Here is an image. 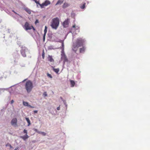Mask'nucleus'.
<instances>
[{
    "label": "nucleus",
    "mask_w": 150,
    "mask_h": 150,
    "mask_svg": "<svg viewBox=\"0 0 150 150\" xmlns=\"http://www.w3.org/2000/svg\"><path fill=\"white\" fill-rule=\"evenodd\" d=\"M84 42V40L81 38L77 39L76 42L73 44L72 47L73 50L75 52H76L78 48L79 47L82 46L83 45Z\"/></svg>",
    "instance_id": "1"
},
{
    "label": "nucleus",
    "mask_w": 150,
    "mask_h": 150,
    "mask_svg": "<svg viewBox=\"0 0 150 150\" xmlns=\"http://www.w3.org/2000/svg\"><path fill=\"white\" fill-rule=\"evenodd\" d=\"M59 24V20L58 18H56L52 19L51 26L52 28L56 29Z\"/></svg>",
    "instance_id": "2"
},
{
    "label": "nucleus",
    "mask_w": 150,
    "mask_h": 150,
    "mask_svg": "<svg viewBox=\"0 0 150 150\" xmlns=\"http://www.w3.org/2000/svg\"><path fill=\"white\" fill-rule=\"evenodd\" d=\"M25 87L28 93L30 92L33 87L32 82L30 80L27 81L25 83Z\"/></svg>",
    "instance_id": "3"
},
{
    "label": "nucleus",
    "mask_w": 150,
    "mask_h": 150,
    "mask_svg": "<svg viewBox=\"0 0 150 150\" xmlns=\"http://www.w3.org/2000/svg\"><path fill=\"white\" fill-rule=\"evenodd\" d=\"M23 27L25 30H31V27H32V25L30 24L28 22H26L25 23Z\"/></svg>",
    "instance_id": "4"
},
{
    "label": "nucleus",
    "mask_w": 150,
    "mask_h": 150,
    "mask_svg": "<svg viewBox=\"0 0 150 150\" xmlns=\"http://www.w3.org/2000/svg\"><path fill=\"white\" fill-rule=\"evenodd\" d=\"M38 4L40 5L41 8H43L44 7V6H47L48 5L50 4V1L47 0L45 1L44 3H42L41 4H40L39 2V4Z\"/></svg>",
    "instance_id": "5"
},
{
    "label": "nucleus",
    "mask_w": 150,
    "mask_h": 150,
    "mask_svg": "<svg viewBox=\"0 0 150 150\" xmlns=\"http://www.w3.org/2000/svg\"><path fill=\"white\" fill-rule=\"evenodd\" d=\"M27 50V49L26 47H24L22 48V49L21 50V52L23 57H26V55L25 52Z\"/></svg>",
    "instance_id": "6"
},
{
    "label": "nucleus",
    "mask_w": 150,
    "mask_h": 150,
    "mask_svg": "<svg viewBox=\"0 0 150 150\" xmlns=\"http://www.w3.org/2000/svg\"><path fill=\"white\" fill-rule=\"evenodd\" d=\"M69 20L67 19L65 20L63 23V25L64 28H66L68 27L69 24Z\"/></svg>",
    "instance_id": "7"
},
{
    "label": "nucleus",
    "mask_w": 150,
    "mask_h": 150,
    "mask_svg": "<svg viewBox=\"0 0 150 150\" xmlns=\"http://www.w3.org/2000/svg\"><path fill=\"white\" fill-rule=\"evenodd\" d=\"M17 119L16 118L13 119L11 121V123L13 126H17Z\"/></svg>",
    "instance_id": "8"
},
{
    "label": "nucleus",
    "mask_w": 150,
    "mask_h": 150,
    "mask_svg": "<svg viewBox=\"0 0 150 150\" xmlns=\"http://www.w3.org/2000/svg\"><path fill=\"white\" fill-rule=\"evenodd\" d=\"M85 48L84 47H82L81 48L79 49V52L80 53H83L85 51Z\"/></svg>",
    "instance_id": "9"
},
{
    "label": "nucleus",
    "mask_w": 150,
    "mask_h": 150,
    "mask_svg": "<svg viewBox=\"0 0 150 150\" xmlns=\"http://www.w3.org/2000/svg\"><path fill=\"white\" fill-rule=\"evenodd\" d=\"M69 5L68 3H64L62 6V8H65L69 6Z\"/></svg>",
    "instance_id": "10"
},
{
    "label": "nucleus",
    "mask_w": 150,
    "mask_h": 150,
    "mask_svg": "<svg viewBox=\"0 0 150 150\" xmlns=\"http://www.w3.org/2000/svg\"><path fill=\"white\" fill-rule=\"evenodd\" d=\"M48 59L50 62H54V60L52 58V56L49 55Z\"/></svg>",
    "instance_id": "11"
},
{
    "label": "nucleus",
    "mask_w": 150,
    "mask_h": 150,
    "mask_svg": "<svg viewBox=\"0 0 150 150\" xmlns=\"http://www.w3.org/2000/svg\"><path fill=\"white\" fill-rule=\"evenodd\" d=\"M21 137L24 140H25L26 139L29 138V136L27 134H26L25 135Z\"/></svg>",
    "instance_id": "12"
},
{
    "label": "nucleus",
    "mask_w": 150,
    "mask_h": 150,
    "mask_svg": "<svg viewBox=\"0 0 150 150\" xmlns=\"http://www.w3.org/2000/svg\"><path fill=\"white\" fill-rule=\"evenodd\" d=\"M64 0H59L56 4V5L62 4L64 2Z\"/></svg>",
    "instance_id": "13"
},
{
    "label": "nucleus",
    "mask_w": 150,
    "mask_h": 150,
    "mask_svg": "<svg viewBox=\"0 0 150 150\" xmlns=\"http://www.w3.org/2000/svg\"><path fill=\"white\" fill-rule=\"evenodd\" d=\"M70 82L71 85V87H74L75 84V82L73 80H70Z\"/></svg>",
    "instance_id": "14"
},
{
    "label": "nucleus",
    "mask_w": 150,
    "mask_h": 150,
    "mask_svg": "<svg viewBox=\"0 0 150 150\" xmlns=\"http://www.w3.org/2000/svg\"><path fill=\"white\" fill-rule=\"evenodd\" d=\"M53 67V71L57 73V74L58 73V72L59 71V68L57 69H55L54 68V67Z\"/></svg>",
    "instance_id": "15"
},
{
    "label": "nucleus",
    "mask_w": 150,
    "mask_h": 150,
    "mask_svg": "<svg viewBox=\"0 0 150 150\" xmlns=\"http://www.w3.org/2000/svg\"><path fill=\"white\" fill-rule=\"evenodd\" d=\"M38 133L39 134H41L42 135L45 136L46 135V133L45 132L40 131H38Z\"/></svg>",
    "instance_id": "16"
},
{
    "label": "nucleus",
    "mask_w": 150,
    "mask_h": 150,
    "mask_svg": "<svg viewBox=\"0 0 150 150\" xmlns=\"http://www.w3.org/2000/svg\"><path fill=\"white\" fill-rule=\"evenodd\" d=\"M25 119L27 122L28 125V126H29L30 125V122L28 118L26 117Z\"/></svg>",
    "instance_id": "17"
},
{
    "label": "nucleus",
    "mask_w": 150,
    "mask_h": 150,
    "mask_svg": "<svg viewBox=\"0 0 150 150\" xmlns=\"http://www.w3.org/2000/svg\"><path fill=\"white\" fill-rule=\"evenodd\" d=\"M25 11L29 14L31 13V11L28 8H25Z\"/></svg>",
    "instance_id": "18"
},
{
    "label": "nucleus",
    "mask_w": 150,
    "mask_h": 150,
    "mask_svg": "<svg viewBox=\"0 0 150 150\" xmlns=\"http://www.w3.org/2000/svg\"><path fill=\"white\" fill-rule=\"evenodd\" d=\"M62 59H64V60L65 61L67 59L65 55H64V54H62Z\"/></svg>",
    "instance_id": "19"
},
{
    "label": "nucleus",
    "mask_w": 150,
    "mask_h": 150,
    "mask_svg": "<svg viewBox=\"0 0 150 150\" xmlns=\"http://www.w3.org/2000/svg\"><path fill=\"white\" fill-rule=\"evenodd\" d=\"M25 106H28L30 108H33L34 107L30 106L29 105V104H23Z\"/></svg>",
    "instance_id": "20"
},
{
    "label": "nucleus",
    "mask_w": 150,
    "mask_h": 150,
    "mask_svg": "<svg viewBox=\"0 0 150 150\" xmlns=\"http://www.w3.org/2000/svg\"><path fill=\"white\" fill-rule=\"evenodd\" d=\"M85 5L86 3H84L82 6H80L81 8L82 9L84 8L85 7Z\"/></svg>",
    "instance_id": "21"
},
{
    "label": "nucleus",
    "mask_w": 150,
    "mask_h": 150,
    "mask_svg": "<svg viewBox=\"0 0 150 150\" xmlns=\"http://www.w3.org/2000/svg\"><path fill=\"white\" fill-rule=\"evenodd\" d=\"M47 27L46 26H45V29L44 30V34H46L47 32Z\"/></svg>",
    "instance_id": "22"
},
{
    "label": "nucleus",
    "mask_w": 150,
    "mask_h": 150,
    "mask_svg": "<svg viewBox=\"0 0 150 150\" xmlns=\"http://www.w3.org/2000/svg\"><path fill=\"white\" fill-rule=\"evenodd\" d=\"M45 53L44 50H43L42 53V57L43 59H44Z\"/></svg>",
    "instance_id": "23"
},
{
    "label": "nucleus",
    "mask_w": 150,
    "mask_h": 150,
    "mask_svg": "<svg viewBox=\"0 0 150 150\" xmlns=\"http://www.w3.org/2000/svg\"><path fill=\"white\" fill-rule=\"evenodd\" d=\"M47 76L48 77H49L51 78H52V75L50 74L49 73L47 74Z\"/></svg>",
    "instance_id": "24"
},
{
    "label": "nucleus",
    "mask_w": 150,
    "mask_h": 150,
    "mask_svg": "<svg viewBox=\"0 0 150 150\" xmlns=\"http://www.w3.org/2000/svg\"><path fill=\"white\" fill-rule=\"evenodd\" d=\"M23 132L24 133H25L26 134H27V131L25 130V129H24V131H23Z\"/></svg>",
    "instance_id": "25"
},
{
    "label": "nucleus",
    "mask_w": 150,
    "mask_h": 150,
    "mask_svg": "<svg viewBox=\"0 0 150 150\" xmlns=\"http://www.w3.org/2000/svg\"><path fill=\"white\" fill-rule=\"evenodd\" d=\"M33 0L37 4H39V1H37L36 0Z\"/></svg>",
    "instance_id": "26"
},
{
    "label": "nucleus",
    "mask_w": 150,
    "mask_h": 150,
    "mask_svg": "<svg viewBox=\"0 0 150 150\" xmlns=\"http://www.w3.org/2000/svg\"><path fill=\"white\" fill-rule=\"evenodd\" d=\"M45 35H46V34H44V35H43V39L44 41L45 40Z\"/></svg>",
    "instance_id": "27"
},
{
    "label": "nucleus",
    "mask_w": 150,
    "mask_h": 150,
    "mask_svg": "<svg viewBox=\"0 0 150 150\" xmlns=\"http://www.w3.org/2000/svg\"><path fill=\"white\" fill-rule=\"evenodd\" d=\"M33 29V30H34V31H35V28L33 27V26L32 25V27H31V29Z\"/></svg>",
    "instance_id": "28"
},
{
    "label": "nucleus",
    "mask_w": 150,
    "mask_h": 150,
    "mask_svg": "<svg viewBox=\"0 0 150 150\" xmlns=\"http://www.w3.org/2000/svg\"><path fill=\"white\" fill-rule=\"evenodd\" d=\"M39 23V21L38 20H36L35 22V24H36L37 23Z\"/></svg>",
    "instance_id": "29"
},
{
    "label": "nucleus",
    "mask_w": 150,
    "mask_h": 150,
    "mask_svg": "<svg viewBox=\"0 0 150 150\" xmlns=\"http://www.w3.org/2000/svg\"><path fill=\"white\" fill-rule=\"evenodd\" d=\"M34 113H36L38 112V111L37 110H34L33 111Z\"/></svg>",
    "instance_id": "30"
},
{
    "label": "nucleus",
    "mask_w": 150,
    "mask_h": 150,
    "mask_svg": "<svg viewBox=\"0 0 150 150\" xmlns=\"http://www.w3.org/2000/svg\"><path fill=\"white\" fill-rule=\"evenodd\" d=\"M44 95L45 96H47V94H46V92H45V93H44Z\"/></svg>",
    "instance_id": "31"
},
{
    "label": "nucleus",
    "mask_w": 150,
    "mask_h": 150,
    "mask_svg": "<svg viewBox=\"0 0 150 150\" xmlns=\"http://www.w3.org/2000/svg\"><path fill=\"white\" fill-rule=\"evenodd\" d=\"M57 110H60V107H59V106L57 108Z\"/></svg>",
    "instance_id": "32"
},
{
    "label": "nucleus",
    "mask_w": 150,
    "mask_h": 150,
    "mask_svg": "<svg viewBox=\"0 0 150 150\" xmlns=\"http://www.w3.org/2000/svg\"><path fill=\"white\" fill-rule=\"evenodd\" d=\"M35 131H36V132H37V133H38V131H38V130L37 129H35Z\"/></svg>",
    "instance_id": "33"
},
{
    "label": "nucleus",
    "mask_w": 150,
    "mask_h": 150,
    "mask_svg": "<svg viewBox=\"0 0 150 150\" xmlns=\"http://www.w3.org/2000/svg\"><path fill=\"white\" fill-rule=\"evenodd\" d=\"M75 27H76V25H73V26L72 27L73 28H75Z\"/></svg>",
    "instance_id": "34"
},
{
    "label": "nucleus",
    "mask_w": 150,
    "mask_h": 150,
    "mask_svg": "<svg viewBox=\"0 0 150 150\" xmlns=\"http://www.w3.org/2000/svg\"><path fill=\"white\" fill-rule=\"evenodd\" d=\"M11 103H13L14 102V101L13 100H12L11 101Z\"/></svg>",
    "instance_id": "35"
},
{
    "label": "nucleus",
    "mask_w": 150,
    "mask_h": 150,
    "mask_svg": "<svg viewBox=\"0 0 150 150\" xmlns=\"http://www.w3.org/2000/svg\"><path fill=\"white\" fill-rule=\"evenodd\" d=\"M62 47H64V45L63 43H62Z\"/></svg>",
    "instance_id": "36"
},
{
    "label": "nucleus",
    "mask_w": 150,
    "mask_h": 150,
    "mask_svg": "<svg viewBox=\"0 0 150 150\" xmlns=\"http://www.w3.org/2000/svg\"><path fill=\"white\" fill-rule=\"evenodd\" d=\"M23 103H27V102H25L24 101H23Z\"/></svg>",
    "instance_id": "37"
},
{
    "label": "nucleus",
    "mask_w": 150,
    "mask_h": 150,
    "mask_svg": "<svg viewBox=\"0 0 150 150\" xmlns=\"http://www.w3.org/2000/svg\"><path fill=\"white\" fill-rule=\"evenodd\" d=\"M16 14H17V15H18V14H17L16 12H15L14 13Z\"/></svg>",
    "instance_id": "38"
},
{
    "label": "nucleus",
    "mask_w": 150,
    "mask_h": 150,
    "mask_svg": "<svg viewBox=\"0 0 150 150\" xmlns=\"http://www.w3.org/2000/svg\"><path fill=\"white\" fill-rule=\"evenodd\" d=\"M18 148H16L14 150H18Z\"/></svg>",
    "instance_id": "39"
},
{
    "label": "nucleus",
    "mask_w": 150,
    "mask_h": 150,
    "mask_svg": "<svg viewBox=\"0 0 150 150\" xmlns=\"http://www.w3.org/2000/svg\"><path fill=\"white\" fill-rule=\"evenodd\" d=\"M10 147H11V148L12 147L11 145H10Z\"/></svg>",
    "instance_id": "40"
},
{
    "label": "nucleus",
    "mask_w": 150,
    "mask_h": 150,
    "mask_svg": "<svg viewBox=\"0 0 150 150\" xmlns=\"http://www.w3.org/2000/svg\"><path fill=\"white\" fill-rule=\"evenodd\" d=\"M13 11V12L14 13V12H15L14 10H13V11Z\"/></svg>",
    "instance_id": "41"
},
{
    "label": "nucleus",
    "mask_w": 150,
    "mask_h": 150,
    "mask_svg": "<svg viewBox=\"0 0 150 150\" xmlns=\"http://www.w3.org/2000/svg\"><path fill=\"white\" fill-rule=\"evenodd\" d=\"M60 98L61 99H62V97H60Z\"/></svg>",
    "instance_id": "42"
}]
</instances>
